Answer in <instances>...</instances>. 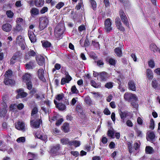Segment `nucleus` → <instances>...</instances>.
Here are the masks:
<instances>
[{"instance_id":"20e7f679","label":"nucleus","mask_w":160,"mask_h":160,"mask_svg":"<svg viewBox=\"0 0 160 160\" xmlns=\"http://www.w3.org/2000/svg\"><path fill=\"white\" fill-rule=\"evenodd\" d=\"M16 43L20 46L22 50H24L26 48V44L24 39L21 36H18L16 38Z\"/></svg>"},{"instance_id":"393cba45","label":"nucleus","mask_w":160,"mask_h":160,"mask_svg":"<svg viewBox=\"0 0 160 160\" xmlns=\"http://www.w3.org/2000/svg\"><path fill=\"white\" fill-rule=\"evenodd\" d=\"M4 82L6 85H13L15 81L11 79H9V78H6L4 80Z\"/></svg>"},{"instance_id":"f03ea898","label":"nucleus","mask_w":160,"mask_h":160,"mask_svg":"<svg viewBox=\"0 0 160 160\" xmlns=\"http://www.w3.org/2000/svg\"><path fill=\"white\" fill-rule=\"evenodd\" d=\"M124 98L126 100L129 102L137 101L138 100V98L136 95L131 93H125Z\"/></svg>"},{"instance_id":"6e6552de","label":"nucleus","mask_w":160,"mask_h":160,"mask_svg":"<svg viewBox=\"0 0 160 160\" xmlns=\"http://www.w3.org/2000/svg\"><path fill=\"white\" fill-rule=\"evenodd\" d=\"M65 77L62 78L61 79V84L62 85H64L66 83H69L72 79L71 77L69 75L68 72L65 71Z\"/></svg>"},{"instance_id":"6e6d98bb","label":"nucleus","mask_w":160,"mask_h":160,"mask_svg":"<svg viewBox=\"0 0 160 160\" xmlns=\"http://www.w3.org/2000/svg\"><path fill=\"white\" fill-rule=\"evenodd\" d=\"M64 97V94H59L57 96L56 99L57 100L60 101L63 99Z\"/></svg>"},{"instance_id":"72a5a7b5","label":"nucleus","mask_w":160,"mask_h":160,"mask_svg":"<svg viewBox=\"0 0 160 160\" xmlns=\"http://www.w3.org/2000/svg\"><path fill=\"white\" fill-rule=\"evenodd\" d=\"M91 5V7L94 10H96L97 7V4L96 2L94 0H89Z\"/></svg>"},{"instance_id":"13d9d810","label":"nucleus","mask_w":160,"mask_h":160,"mask_svg":"<svg viewBox=\"0 0 160 160\" xmlns=\"http://www.w3.org/2000/svg\"><path fill=\"white\" fill-rule=\"evenodd\" d=\"M135 131L136 132L138 136L140 137L142 136V133L141 131L139 130L137 128H136L135 129Z\"/></svg>"},{"instance_id":"412c9836","label":"nucleus","mask_w":160,"mask_h":160,"mask_svg":"<svg viewBox=\"0 0 160 160\" xmlns=\"http://www.w3.org/2000/svg\"><path fill=\"white\" fill-rule=\"evenodd\" d=\"M44 0H35L34 3L35 6L37 7H41L44 4Z\"/></svg>"},{"instance_id":"e433bc0d","label":"nucleus","mask_w":160,"mask_h":160,"mask_svg":"<svg viewBox=\"0 0 160 160\" xmlns=\"http://www.w3.org/2000/svg\"><path fill=\"white\" fill-rule=\"evenodd\" d=\"M147 74L148 78L150 79H152L153 77V73L151 70L147 69Z\"/></svg>"},{"instance_id":"bf43d9fd","label":"nucleus","mask_w":160,"mask_h":160,"mask_svg":"<svg viewBox=\"0 0 160 160\" xmlns=\"http://www.w3.org/2000/svg\"><path fill=\"white\" fill-rule=\"evenodd\" d=\"M115 22L116 25L118 24H122L120 19L119 17H117L116 18L115 20Z\"/></svg>"},{"instance_id":"ea45409f","label":"nucleus","mask_w":160,"mask_h":160,"mask_svg":"<svg viewBox=\"0 0 160 160\" xmlns=\"http://www.w3.org/2000/svg\"><path fill=\"white\" fill-rule=\"evenodd\" d=\"M57 107L60 110H63L65 109L66 106L62 103H59L57 105Z\"/></svg>"},{"instance_id":"8fccbe9b","label":"nucleus","mask_w":160,"mask_h":160,"mask_svg":"<svg viewBox=\"0 0 160 160\" xmlns=\"http://www.w3.org/2000/svg\"><path fill=\"white\" fill-rule=\"evenodd\" d=\"M6 14L7 16L10 18H12L13 15V13L11 10H8L7 11Z\"/></svg>"},{"instance_id":"2f4dec72","label":"nucleus","mask_w":160,"mask_h":160,"mask_svg":"<svg viewBox=\"0 0 160 160\" xmlns=\"http://www.w3.org/2000/svg\"><path fill=\"white\" fill-rule=\"evenodd\" d=\"M80 142L78 141H71L70 143V145H74L75 147L79 146L80 145Z\"/></svg>"},{"instance_id":"0e129e2a","label":"nucleus","mask_w":160,"mask_h":160,"mask_svg":"<svg viewBox=\"0 0 160 160\" xmlns=\"http://www.w3.org/2000/svg\"><path fill=\"white\" fill-rule=\"evenodd\" d=\"M85 102L88 104H90L92 102L91 100L89 97H86L85 99Z\"/></svg>"},{"instance_id":"bb28decb","label":"nucleus","mask_w":160,"mask_h":160,"mask_svg":"<svg viewBox=\"0 0 160 160\" xmlns=\"http://www.w3.org/2000/svg\"><path fill=\"white\" fill-rule=\"evenodd\" d=\"M34 63L33 61H30L28 63L26 64H25L26 68L28 69H33L34 67Z\"/></svg>"},{"instance_id":"dca6fc26","label":"nucleus","mask_w":160,"mask_h":160,"mask_svg":"<svg viewBox=\"0 0 160 160\" xmlns=\"http://www.w3.org/2000/svg\"><path fill=\"white\" fill-rule=\"evenodd\" d=\"M44 70L43 69H39L38 72V74L39 78L43 82L45 81L46 80L44 77Z\"/></svg>"},{"instance_id":"a19ab883","label":"nucleus","mask_w":160,"mask_h":160,"mask_svg":"<svg viewBox=\"0 0 160 160\" xmlns=\"http://www.w3.org/2000/svg\"><path fill=\"white\" fill-rule=\"evenodd\" d=\"M107 61L110 64L112 65H114L116 63V61L115 60L112 58L107 59Z\"/></svg>"},{"instance_id":"c85d7f7f","label":"nucleus","mask_w":160,"mask_h":160,"mask_svg":"<svg viewBox=\"0 0 160 160\" xmlns=\"http://www.w3.org/2000/svg\"><path fill=\"white\" fill-rule=\"evenodd\" d=\"M38 112V108L36 107L33 108L32 111L31 119H32L33 118H36V115L35 114H36Z\"/></svg>"},{"instance_id":"ddd939ff","label":"nucleus","mask_w":160,"mask_h":160,"mask_svg":"<svg viewBox=\"0 0 160 160\" xmlns=\"http://www.w3.org/2000/svg\"><path fill=\"white\" fill-rule=\"evenodd\" d=\"M35 118H33L32 119H31L30 121L31 124L33 128H38L40 125V120L39 119L35 120Z\"/></svg>"},{"instance_id":"774afa93","label":"nucleus","mask_w":160,"mask_h":160,"mask_svg":"<svg viewBox=\"0 0 160 160\" xmlns=\"http://www.w3.org/2000/svg\"><path fill=\"white\" fill-rule=\"evenodd\" d=\"M154 72L158 75H160V68H158L154 71Z\"/></svg>"},{"instance_id":"6ab92c4d","label":"nucleus","mask_w":160,"mask_h":160,"mask_svg":"<svg viewBox=\"0 0 160 160\" xmlns=\"http://www.w3.org/2000/svg\"><path fill=\"white\" fill-rule=\"evenodd\" d=\"M22 79L23 81L26 82L31 81L32 77L30 74L26 73L23 76Z\"/></svg>"},{"instance_id":"423d86ee","label":"nucleus","mask_w":160,"mask_h":160,"mask_svg":"<svg viewBox=\"0 0 160 160\" xmlns=\"http://www.w3.org/2000/svg\"><path fill=\"white\" fill-rule=\"evenodd\" d=\"M119 16L123 23L127 26H129V24L127 18L125 14L122 10H120V11Z\"/></svg>"},{"instance_id":"f257e3e1","label":"nucleus","mask_w":160,"mask_h":160,"mask_svg":"<svg viewBox=\"0 0 160 160\" xmlns=\"http://www.w3.org/2000/svg\"><path fill=\"white\" fill-rule=\"evenodd\" d=\"M65 30V27L64 25L62 23L58 24L56 27L54 31V34L55 36L57 38L62 35Z\"/></svg>"},{"instance_id":"37998d69","label":"nucleus","mask_w":160,"mask_h":160,"mask_svg":"<svg viewBox=\"0 0 160 160\" xmlns=\"http://www.w3.org/2000/svg\"><path fill=\"white\" fill-rule=\"evenodd\" d=\"M145 150L146 152L148 154H151L153 152L152 148L151 147L147 146Z\"/></svg>"},{"instance_id":"f704fd0d","label":"nucleus","mask_w":160,"mask_h":160,"mask_svg":"<svg viewBox=\"0 0 160 160\" xmlns=\"http://www.w3.org/2000/svg\"><path fill=\"white\" fill-rule=\"evenodd\" d=\"M91 84L92 86L95 88H98L100 86V83L95 82L94 80H92L91 81Z\"/></svg>"},{"instance_id":"aec40b11","label":"nucleus","mask_w":160,"mask_h":160,"mask_svg":"<svg viewBox=\"0 0 160 160\" xmlns=\"http://www.w3.org/2000/svg\"><path fill=\"white\" fill-rule=\"evenodd\" d=\"M60 148V145L57 144L54 146L51 149L50 151L52 154H56Z\"/></svg>"},{"instance_id":"473e14b6","label":"nucleus","mask_w":160,"mask_h":160,"mask_svg":"<svg viewBox=\"0 0 160 160\" xmlns=\"http://www.w3.org/2000/svg\"><path fill=\"white\" fill-rule=\"evenodd\" d=\"M71 141L67 138H62L61 139V142L63 144H69L70 145Z\"/></svg>"},{"instance_id":"864d4df0","label":"nucleus","mask_w":160,"mask_h":160,"mask_svg":"<svg viewBox=\"0 0 160 160\" xmlns=\"http://www.w3.org/2000/svg\"><path fill=\"white\" fill-rule=\"evenodd\" d=\"M64 4L63 2H60L57 4L56 7L58 9H60L64 6Z\"/></svg>"},{"instance_id":"79ce46f5","label":"nucleus","mask_w":160,"mask_h":160,"mask_svg":"<svg viewBox=\"0 0 160 160\" xmlns=\"http://www.w3.org/2000/svg\"><path fill=\"white\" fill-rule=\"evenodd\" d=\"M36 137L42 140L45 141L46 140L47 138L46 136L45 135L42 136L41 135H39L37 133L35 134Z\"/></svg>"},{"instance_id":"a211bd4d","label":"nucleus","mask_w":160,"mask_h":160,"mask_svg":"<svg viewBox=\"0 0 160 160\" xmlns=\"http://www.w3.org/2000/svg\"><path fill=\"white\" fill-rule=\"evenodd\" d=\"M2 28L4 31L8 32L11 30L12 26L9 23H6L2 25Z\"/></svg>"},{"instance_id":"2eb2a0df","label":"nucleus","mask_w":160,"mask_h":160,"mask_svg":"<svg viewBox=\"0 0 160 160\" xmlns=\"http://www.w3.org/2000/svg\"><path fill=\"white\" fill-rule=\"evenodd\" d=\"M108 78V73L104 72L100 73L99 74V78L100 80L101 81H105Z\"/></svg>"},{"instance_id":"9d476101","label":"nucleus","mask_w":160,"mask_h":160,"mask_svg":"<svg viewBox=\"0 0 160 160\" xmlns=\"http://www.w3.org/2000/svg\"><path fill=\"white\" fill-rule=\"evenodd\" d=\"M155 137V135L154 132L152 131H148L147 134V140L150 141H154Z\"/></svg>"},{"instance_id":"3c124183","label":"nucleus","mask_w":160,"mask_h":160,"mask_svg":"<svg viewBox=\"0 0 160 160\" xmlns=\"http://www.w3.org/2000/svg\"><path fill=\"white\" fill-rule=\"evenodd\" d=\"M71 90L72 92L73 93H77L78 92V91L77 89L76 86L74 85L72 86Z\"/></svg>"},{"instance_id":"5fc2aeb1","label":"nucleus","mask_w":160,"mask_h":160,"mask_svg":"<svg viewBox=\"0 0 160 160\" xmlns=\"http://www.w3.org/2000/svg\"><path fill=\"white\" fill-rule=\"evenodd\" d=\"M152 87L154 88H156L158 87V83L157 81L153 80L152 82Z\"/></svg>"},{"instance_id":"cd10ccee","label":"nucleus","mask_w":160,"mask_h":160,"mask_svg":"<svg viewBox=\"0 0 160 160\" xmlns=\"http://www.w3.org/2000/svg\"><path fill=\"white\" fill-rule=\"evenodd\" d=\"M114 52L116 54L117 56L120 57H121L122 55V53L121 49L119 48H117L114 49Z\"/></svg>"},{"instance_id":"b1692460","label":"nucleus","mask_w":160,"mask_h":160,"mask_svg":"<svg viewBox=\"0 0 160 160\" xmlns=\"http://www.w3.org/2000/svg\"><path fill=\"white\" fill-rule=\"evenodd\" d=\"M114 130L113 128H111L109 129L107 132L108 135L112 138H114V135L115 133Z\"/></svg>"},{"instance_id":"39448f33","label":"nucleus","mask_w":160,"mask_h":160,"mask_svg":"<svg viewBox=\"0 0 160 160\" xmlns=\"http://www.w3.org/2000/svg\"><path fill=\"white\" fill-rule=\"evenodd\" d=\"M111 25L112 22L110 19H106L104 21V29L106 32H108L112 30Z\"/></svg>"},{"instance_id":"58836bf2","label":"nucleus","mask_w":160,"mask_h":160,"mask_svg":"<svg viewBox=\"0 0 160 160\" xmlns=\"http://www.w3.org/2000/svg\"><path fill=\"white\" fill-rule=\"evenodd\" d=\"M22 56V53L19 51H18L15 53L13 56L14 57V58H15L17 59L21 58Z\"/></svg>"},{"instance_id":"1a4fd4ad","label":"nucleus","mask_w":160,"mask_h":160,"mask_svg":"<svg viewBox=\"0 0 160 160\" xmlns=\"http://www.w3.org/2000/svg\"><path fill=\"white\" fill-rule=\"evenodd\" d=\"M0 106L3 107L2 108H0V116L1 117H4L7 112L6 109L7 106L5 102H4L0 103Z\"/></svg>"},{"instance_id":"5701e85b","label":"nucleus","mask_w":160,"mask_h":160,"mask_svg":"<svg viewBox=\"0 0 160 160\" xmlns=\"http://www.w3.org/2000/svg\"><path fill=\"white\" fill-rule=\"evenodd\" d=\"M76 109L78 113V114L80 116L84 115V112L81 106L78 105L77 106L76 108Z\"/></svg>"},{"instance_id":"052dcab7","label":"nucleus","mask_w":160,"mask_h":160,"mask_svg":"<svg viewBox=\"0 0 160 160\" xmlns=\"http://www.w3.org/2000/svg\"><path fill=\"white\" fill-rule=\"evenodd\" d=\"M150 128L152 129H153L154 128V121L153 119H152L150 120V124L149 127Z\"/></svg>"},{"instance_id":"9b49d317","label":"nucleus","mask_w":160,"mask_h":160,"mask_svg":"<svg viewBox=\"0 0 160 160\" xmlns=\"http://www.w3.org/2000/svg\"><path fill=\"white\" fill-rule=\"evenodd\" d=\"M28 36L32 43H34L36 42L37 39L36 36L32 31H28Z\"/></svg>"},{"instance_id":"7ed1b4c3","label":"nucleus","mask_w":160,"mask_h":160,"mask_svg":"<svg viewBox=\"0 0 160 160\" xmlns=\"http://www.w3.org/2000/svg\"><path fill=\"white\" fill-rule=\"evenodd\" d=\"M39 28L40 30H43L48 23V20L46 17H44L40 19Z\"/></svg>"},{"instance_id":"4468645a","label":"nucleus","mask_w":160,"mask_h":160,"mask_svg":"<svg viewBox=\"0 0 160 160\" xmlns=\"http://www.w3.org/2000/svg\"><path fill=\"white\" fill-rule=\"evenodd\" d=\"M36 59L39 65L42 66L44 64L45 59L41 55H37L36 56Z\"/></svg>"},{"instance_id":"680f3d73","label":"nucleus","mask_w":160,"mask_h":160,"mask_svg":"<svg viewBox=\"0 0 160 160\" xmlns=\"http://www.w3.org/2000/svg\"><path fill=\"white\" fill-rule=\"evenodd\" d=\"M148 65L151 68H153L154 67L155 64L153 61L152 60H151L148 62Z\"/></svg>"},{"instance_id":"7c9ffc66","label":"nucleus","mask_w":160,"mask_h":160,"mask_svg":"<svg viewBox=\"0 0 160 160\" xmlns=\"http://www.w3.org/2000/svg\"><path fill=\"white\" fill-rule=\"evenodd\" d=\"M42 43L43 47L45 48L50 47L51 45L50 42L46 41H42Z\"/></svg>"},{"instance_id":"0eeeda50","label":"nucleus","mask_w":160,"mask_h":160,"mask_svg":"<svg viewBox=\"0 0 160 160\" xmlns=\"http://www.w3.org/2000/svg\"><path fill=\"white\" fill-rule=\"evenodd\" d=\"M15 128L23 132H25L27 129L25 124L21 121H19L15 124Z\"/></svg>"},{"instance_id":"338daca9","label":"nucleus","mask_w":160,"mask_h":160,"mask_svg":"<svg viewBox=\"0 0 160 160\" xmlns=\"http://www.w3.org/2000/svg\"><path fill=\"white\" fill-rule=\"evenodd\" d=\"M127 125L130 127H132L133 126V124L132 122L130 120H128L126 122Z\"/></svg>"},{"instance_id":"a18cd8bd","label":"nucleus","mask_w":160,"mask_h":160,"mask_svg":"<svg viewBox=\"0 0 160 160\" xmlns=\"http://www.w3.org/2000/svg\"><path fill=\"white\" fill-rule=\"evenodd\" d=\"M25 140L26 139L25 137H22L18 138L17 139L16 141L18 143H23L25 142Z\"/></svg>"},{"instance_id":"49530a36","label":"nucleus","mask_w":160,"mask_h":160,"mask_svg":"<svg viewBox=\"0 0 160 160\" xmlns=\"http://www.w3.org/2000/svg\"><path fill=\"white\" fill-rule=\"evenodd\" d=\"M61 68V65L60 64L57 63H56L54 66V68H53L52 71L53 72L56 70H59Z\"/></svg>"},{"instance_id":"603ef678","label":"nucleus","mask_w":160,"mask_h":160,"mask_svg":"<svg viewBox=\"0 0 160 160\" xmlns=\"http://www.w3.org/2000/svg\"><path fill=\"white\" fill-rule=\"evenodd\" d=\"M41 108L42 109L44 112L45 113H49L50 112V110L48 107L46 108L44 107H42Z\"/></svg>"},{"instance_id":"4d7b16f0","label":"nucleus","mask_w":160,"mask_h":160,"mask_svg":"<svg viewBox=\"0 0 160 160\" xmlns=\"http://www.w3.org/2000/svg\"><path fill=\"white\" fill-rule=\"evenodd\" d=\"M113 86L112 83L111 82H108L106 83L105 85V87L108 88H111Z\"/></svg>"},{"instance_id":"c756f323","label":"nucleus","mask_w":160,"mask_h":160,"mask_svg":"<svg viewBox=\"0 0 160 160\" xmlns=\"http://www.w3.org/2000/svg\"><path fill=\"white\" fill-rule=\"evenodd\" d=\"M69 124L68 123H65L62 127V130L65 132H67L69 131Z\"/></svg>"},{"instance_id":"4c0bfd02","label":"nucleus","mask_w":160,"mask_h":160,"mask_svg":"<svg viewBox=\"0 0 160 160\" xmlns=\"http://www.w3.org/2000/svg\"><path fill=\"white\" fill-rule=\"evenodd\" d=\"M119 114L122 119L125 118L128 115V113L125 111L122 112L120 111L119 112Z\"/></svg>"},{"instance_id":"69168bd1","label":"nucleus","mask_w":160,"mask_h":160,"mask_svg":"<svg viewBox=\"0 0 160 160\" xmlns=\"http://www.w3.org/2000/svg\"><path fill=\"white\" fill-rule=\"evenodd\" d=\"M63 121V119L62 118H61L58 120L56 122V125L57 126H59L62 123V122Z\"/></svg>"},{"instance_id":"c9c22d12","label":"nucleus","mask_w":160,"mask_h":160,"mask_svg":"<svg viewBox=\"0 0 160 160\" xmlns=\"http://www.w3.org/2000/svg\"><path fill=\"white\" fill-rule=\"evenodd\" d=\"M150 48L152 51L154 52L159 50L156 45L153 44H151L150 45Z\"/></svg>"},{"instance_id":"de8ad7c7","label":"nucleus","mask_w":160,"mask_h":160,"mask_svg":"<svg viewBox=\"0 0 160 160\" xmlns=\"http://www.w3.org/2000/svg\"><path fill=\"white\" fill-rule=\"evenodd\" d=\"M27 88L31 90L32 88V84L31 81L26 82Z\"/></svg>"},{"instance_id":"c03bdc74","label":"nucleus","mask_w":160,"mask_h":160,"mask_svg":"<svg viewBox=\"0 0 160 160\" xmlns=\"http://www.w3.org/2000/svg\"><path fill=\"white\" fill-rule=\"evenodd\" d=\"M117 28L119 31L124 32L125 30L124 28L122 26V23L116 25Z\"/></svg>"},{"instance_id":"f8f14e48","label":"nucleus","mask_w":160,"mask_h":160,"mask_svg":"<svg viewBox=\"0 0 160 160\" xmlns=\"http://www.w3.org/2000/svg\"><path fill=\"white\" fill-rule=\"evenodd\" d=\"M18 94L16 96V98H23L27 96V93L24 92L23 89H19L17 90Z\"/></svg>"},{"instance_id":"09e8293b","label":"nucleus","mask_w":160,"mask_h":160,"mask_svg":"<svg viewBox=\"0 0 160 160\" xmlns=\"http://www.w3.org/2000/svg\"><path fill=\"white\" fill-rule=\"evenodd\" d=\"M12 75V72L11 70H8L6 72L5 75L6 78H9Z\"/></svg>"},{"instance_id":"4be33fe9","label":"nucleus","mask_w":160,"mask_h":160,"mask_svg":"<svg viewBox=\"0 0 160 160\" xmlns=\"http://www.w3.org/2000/svg\"><path fill=\"white\" fill-rule=\"evenodd\" d=\"M129 88L130 89L133 91H135L136 90V86L135 84L132 81H130L128 82Z\"/></svg>"},{"instance_id":"a878e982","label":"nucleus","mask_w":160,"mask_h":160,"mask_svg":"<svg viewBox=\"0 0 160 160\" xmlns=\"http://www.w3.org/2000/svg\"><path fill=\"white\" fill-rule=\"evenodd\" d=\"M30 12L32 16L37 15L39 13V10L36 8H32L30 11Z\"/></svg>"},{"instance_id":"e2e57ef3","label":"nucleus","mask_w":160,"mask_h":160,"mask_svg":"<svg viewBox=\"0 0 160 160\" xmlns=\"http://www.w3.org/2000/svg\"><path fill=\"white\" fill-rule=\"evenodd\" d=\"M48 8L46 7H43L40 10V12L41 14H43L48 11Z\"/></svg>"},{"instance_id":"f3484780","label":"nucleus","mask_w":160,"mask_h":160,"mask_svg":"<svg viewBox=\"0 0 160 160\" xmlns=\"http://www.w3.org/2000/svg\"><path fill=\"white\" fill-rule=\"evenodd\" d=\"M36 55V52L33 50L30 49L26 53L25 58L29 59L31 57H34Z\"/></svg>"}]
</instances>
